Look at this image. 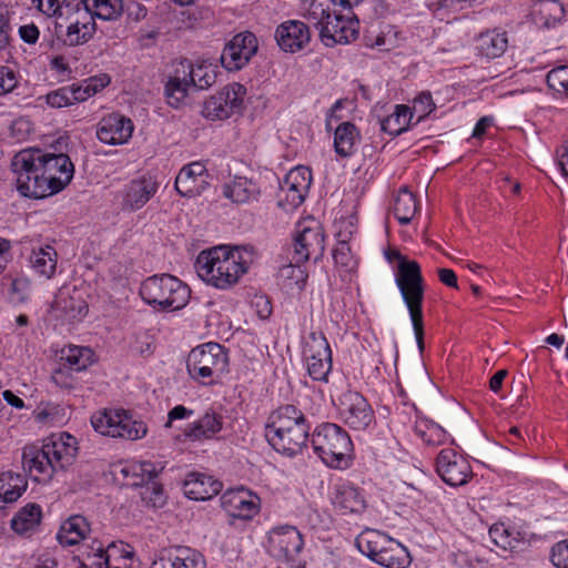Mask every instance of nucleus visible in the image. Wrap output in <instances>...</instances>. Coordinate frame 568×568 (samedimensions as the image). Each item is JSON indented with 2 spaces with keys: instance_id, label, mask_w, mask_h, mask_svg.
Masks as SVG:
<instances>
[{
  "instance_id": "1",
  "label": "nucleus",
  "mask_w": 568,
  "mask_h": 568,
  "mask_svg": "<svg viewBox=\"0 0 568 568\" xmlns=\"http://www.w3.org/2000/svg\"><path fill=\"white\" fill-rule=\"evenodd\" d=\"M252 247L215 246L196 258L197 275L207 284L227 290L235 285L254 262Z\"/></svg>"
},
{
  "instance_id": "2",
  "label": "nucleus",
  "mask_w": 568,
  "mask_h": 568,
  "mask_svg": "<svg viewBox=\"0 0 568 568\" xmlns=\"http://www.w3.org/2000/svg\"><path fill=\"white\" fill-rule=\"evenodd\" d=\"M308 430L304 414L293 405H285L271 414L265 437L278 453L294 456L305 447Z\"/></svg>"
},
{
  "instance_id": "3",
  "label": "nucleus",
  "mask_w": 568,
  "mask_h": 568,
  "mask_svg": "<svg viewBox=\"0 0 568 568\" xmlns=\"http://www.w3.org/2000/svg\"><path fill=\"white\" fill-rule=\"evenodd\" d=\"M140 295L149 305L162 311L183 308L191 296L189 286L170 274L152 275L140 286Z\"/></svg>"
},
{
  "instance_id": "4",
  "label": "nucleus",
  "mask_w": 568,
  "mask_h": 568,
  "mask_svg": "<svg viewBox=\"0 0 568 568\" xmlns=\"http://www.w3.org/2000/svg\"><path fill=\"white\" fill-rule=\"evenodd\" d=\"M311 444L325 465L333 468L348 466L353 445L348 434L338 425L326 423L317 426Z\"/></svg>"
},
{
  "instance_id": "5",
  "label": "nucleus",
  "mask_w": 568,
  "mask_h": 568,
  "mask_svg": "<svg viewBox=\"0 0 568 568\" xmlns=\"http://www.w3.org/2000/svg\"><path fill=\"white\" fill-rule=\"evenodd\" d=\"M18 192L31 199H44L52 195L44 178L39 150H22L11 161Z\"/></svg>"
},
{
  "instance_id": "6",
  "label": "nucleus",
  "mask_w": 568,
  "mask_h": 568,
  "mask_svg": "<svg viewBox=\"0 0 568 568\" xmlns=\"http://www.w3.org/2000/svg\"><path fill=\"white\" fill-rule=\"evenodd\" d=\"M358 550L376 564L386 568H405L408 564L407 549L375 529H365L356 538Z\"/></svg>"
},
{
  "instance_id": "7",
  "label": "nucleus",
  "mask_w": 568,
  "mask_h": 568,
  "mask_svg": "<svg viewBox=\"0 0 568 568\" xmlns=\"http://www.w3.org/2000/svg\"><path fill=\"white\" fill-rule=\"evenodd\" d=\"M229 358L224 348L217 343H206L193 348L186 359L190 376L211 385L227 371Z\"/></svg>"
},
{
  "instance_id": "8",
  "label": "nucleus",
  "mask_w": 568,
  "mask_h": 568,
  "mask_svg": "<svg viewBox=\"0 0 568 568\" xmlns=\"http://www.w3.org/2000/svg\"><path fill=\"white\" fill-rule=\"evenodd\" d=\"M94 19L95 17L83 0H63L57 26L65 28V43L80 45L87 43L95 33Z\"/></svg>"
},
{
  "instance_id": "9",
  "label": "nucleus",
  "mask_w": 568,
  "mask_h": 568,
  "mask_svg": "<svg viewBox=\"0 0 568 568\" xmlns=\"http://www.w3.org/2000/svg\"><path fill=\"white\" fill-rule=\"evenodd\" d=\"M91 424L101 435L113 438L136 440L148 433L143 420L135 419L128 412L120 409L98 412L91 417Z\"/></svg>"
},
{
  "instance_id": "10",
  "label": "nucleus",
  "mask_w": 568,
  "mask_h": 568,
  "mask_svg": "<svg viewBox=\"0 0 568 568\" xmlns=\"http://www.w3.org/2000/svg\"><path fill=\"white\" fill-rule=\"evenodd\" d=\"M324 252V233L321 223L314 217L297 222L293 242V261L305 263L310 258L318 260Z\"/></svg>"
},
{
  "instance_id": "11",
  "label": "nucleus",
  "mask_w": 568,
  "mask_h": 568,
  "mask_svg": "<svg viewBox=\"0 0 568 568\" xmlns=\"http://www.w3.org/2000/svg\"><path fill=\"white\" fill-rule=\"evenodd\" d=\"M303 355L308 375L318 382H327L332 371V351L321 332H311L304 343Z\"/></svg>"
},
{
  "instance_id": "12",
  "label": "nucleus",
  "mask_w": 568,
  "mask_h": 568,
  "mask_svg": "<svg viewBox=\"0 0 568 568\" xmlns=\"http://www.w3.org/2000/svg\"><path fill=\"white\" fill-rule=\"evenodd\" d=\"M246 89L241 83H231L204 101L202 115L211 121L225 120L242 106Z\"/></svg>"
},
{
  "instance_id": "13",
  "label": "nucleus",
  "mask_w": 568,
  "mask_h": 568,
  "mask_svg": "<svg viewBox=\"0 0 568 568\" xmlns=\"http://www.w3.org/2000/svg\"><path fill=\"white\" fill-rule=\"evenodd\" d=\"M388 261H397L395 272V283L400 296L404 300L425 295V282L419 264L416 261L408 260L398 251H389L386 254Z\"/></svg>"
},
{
  "instance_id": "14",
  "label": "nucleus",
  "mask_w": 568,
  "mask_h": 568,
  "mask_svg": "<svg viewBox=\"0 0 568 568\" xmlns=\"http://www.w3.org/2000/svg\"><path fill=\"white\" fill-rule=\"evenodd\" d=\"M436 470L447 485L454 487L466 485L473 477L468 459L454 448H444L439 452Z\"/></svg>"
},
{
  "instance_id": "15",
  "label": "nucleus",
  "mask_w": 568,
  "mask_h": 568,
  "mask_svg": "<svg viewBox=\"0 0 568 568\" xmlns=\"http://www.w3.org/2000/svg\"><path fill=\"white\" fill-rule=\"evenodd\" d=\"M311 182L312 174L307 168L300 165L292 169L281 184L278 204L284 210L300 206L305 200Z\"/></svg>"
},
{
  "instance_id": "16",
  "label": "nucleus",
  "mask_w": 568,
  "mask_h": 568,
  "mask_svg": "<svg viewBox=\"0 0 568 568\" xmlns=\"http://www.w3.org/2000/svg\"><path fill=\"white\" fill-rule=\"evenodd\" d=\"M257 48V39L252 32L239 33L225 44L221 63L229 71L240 70L247 64Z\"/></svg>"
},
{
  "instance_id": "17",
  "label": "nucleus",
  "mask_w": 568,
  "mask_h": 568,
  "mask_svg": "<svg viewBox=\"0 0 568 568\" xmlns=\"http://www.w3.org/2000/svg\"><path fill=\"white\" fill-rule=\"evenodd\" d=\"M42 162V171L52 195L62 191L72 180L74 166L67 154L43 153L39 150Z\"/></svg>"
},
{
  "instance_id": "18",
  "label": "nucleus",
  "mask_w": 568,
  "mask_h": 568,
  "mask_svg": "<svg viewBox=\"0 0 568 568\" xmlns=\"http://www.w3.org/2000/svg\"><path fill=\"white\" fill-rule=\"evenodd\" d=\"M268 550L276 558L293 559L303 548L304 541L296 527L283 525L270 530Z\"/></svg>"
},
{
  "instance_id": "19",
  "label": "nucleus",
  "mask_w": 568,
  "mask_h": 568,
  "mask_svg": "<svg viewBox=\"0 0 568 568\" xmlns=\"http://www.w3.org/2000/svg\"><path fill=\"white\" fill-rule=\"evenodd\" d=\"M359 22L355 17H343L329 14V18L322 26L320 37L326 47L337 43L344 44L355 40L358 34Z\"/></svg>"
},
{
  "instance_id": "20",
  "label": "nucleus",
  "mask_w": 568,
  "mask_h": 568,
  "mask_svg": "<svg viewBox=\"0 0 568 568\" xmlns=\"http://www.w3.org/2000/svg\"><path fill=\"white\" fill-rule=\"evenodd\" d=\"M339 412L345 423L354 429H365L374 418L367 400L356 392H346L341 396Z\"/></svg>"
},
{
  "instance_id": "21",
  "label": "nucleus",
  "mask_w": 568,
  "mask_h": 568,
  "mask_svg": "<svg viewBox=\"0 0 568 568\" xmlns=\"http://www.w3.org/2000/svg\"><path fill=\"white\" fill-rule=\"evenodd\" d=\"M55 471L70 467L78 455V442L68 433L53 434L43 443Z\"/></svg>"
},
{
  "instance_id": "22",
  "label": "nucleus",
  "mask_w": 568,
  "mask_h": 568,
  "mask_svg": "<svg viewBox=\"0 0 568 568\" xmlns=\"http://www.w3.org/2000/svg\"><path fill=\"white\" fill-rule=\"evenodd\" d=\"M209 171L204 163L192 162L184 165L175 178V190L180 195L193 197L200 195L209 186Z\"/></svg>"
},
{
  "instance_id": "23",
  "label": "nucleus",
  "mask_w": 568,
  "mask_h": 568,
  "mask_svg": "<svg viewBox=\"0 0 568 568\" xmlns=\"http://www.w3.org/2000/svg\"><path fill=\"white\" fill-rule=\"evenodd\" d=\"M158 189L159 183L151 175L132 180L122 191V209L130 212L142 209L154 196Z\"/></svg>"
},
{
  "instance_id": "24",
  "label": "nucleus",
  "mask_w": 568,
  "mask_h": 568,
  "mask_svg": "<svg viewBox=\"0 0 568 568\" xmlns=\"http://www.w3.org/2000/svg\"><path fill=\"white\" fill-rule=\"evenodd\" d=\"M189 70V61L181 60L174 63V69L165 83V98L170 106L179 109L185 104L189 91L192 87Z\"/></svg>"
},
{
  "instance_id": "25",
  "label": "nucleus",
  "mask_w": 568,
  "mask_h": 568,
  "mask_svg": "<svg viewBox=\"0 0 568 568\" xmlns=\"http://www.w3.org/2000/svg\"><path fill=\"white\" fill-rule=\"evenodd\" d=\"M151 568H205L201 554L186 547L164 548L159 551Z\"/></svg>"
},
{
  "instance_id": "26",
  "label": "nucleus",
  "mask_w": 568,
  "mask_h": 568,
  "mask_svg": "<svg viewBox=\"0 0 568 568\" xmlns=\"http://www.w3.org/2000/svg\"><path fill=\"white\" fill-rule=\"evenodd\" d=\"M221 503L225 511L235 518L251 519L258 511V498L244 488L225 491Z\"/></svg>"
},
{
  "instance_id": "27",
  "label": "nucleus",
  "mask_w": 568,
  "mask_h": 568,
  "mask_svg": "<svg viewBox=\"0 0 568 568\" xmlns=\"http://www.w3.org/2000/svg\"><path fill=\"white\" fill-rule=\"evenodd\" d=\"M275 39L283 51L294 53L310 42L311 33L304 22L290 20L277 27Z\"/></svg>"
},
{
  "instance_id": "28",
  "label": "nucleus",
  "mask_w": 568,
  "mask_h": 568,
  "mask_svg": "<svg viewBox=\"0 0 568 568\" xmlns=\"http://www.w3.org/2000/svg\"><path fill=\"white\" fill-rule=\"evenodd\" d=\"M132 132L133 124L130 119L110 114L100 121L97 136L104 144L116 145L126 143Z\"/></svg>"
},
{
  "instance_id": "29",
  "label": "nucleus",
  "mask_w": 568,
  "mask_h": 568,
  "mask_svg": "<svg viewBox=\"0 0 568 568\" xmlns=\"http://www.w3.org/2000/svg\"><path fill=\"white\" fill-rule=\"evenodd\" d=\"M22 465L30 476L40 483L51 480L55 473L44 445L41 447L34 445L26 446L22 452Z\"/></svg>"
},
{
  "instance_id": "30",
  "label": "nucleus",
  "mask_w": 568,
  "mask_h": 568,
  "mask_svg": "<svg viewBox=\"0 0 568 568\" xmlns=\"http://www.w3.org/2000/svg\"><path fill=\"white\" fill-rule=\"evenodd\" d=\"M222 487L221 481L201 473L189 474L183 483L185 496L194 500L211 499L222 490Z\"/></svg>"
},
{
  "instance_id": "31",
  "label": "nucleus",
  "mask_w": 568,
  "mask_h": 568,
  "mask_svg": "<svg viewBox=\"0 0 568 568\" xmlns=\"http://www.w3.org/2000/svg\"><path fill=\"white\" fill-rule=\"evenodd\" d=\"M222 192L231 202L243 204L257 200L260 186L252 179L234 176L231 181L224 183Z\"/></svg>"
},
{
  "instance_id": "32",
  "label": "nucleus",
  "mask_w": 568,
  "mask_h": 568,
  "mask_svg": "<svg viewBox=\"0 0 568 568\" xmlns=\"http://www.w3.org/2000/svg\"><path fill=\"white\" fill-rule=\"evenodd\" d=\"M223 426V418L214 412H206L197 420L187 425L184 434L191 440H206L213 438Z\"/></svg>"
},
{
  "instance_id": "33",
  "label": "nucleus",
  "mask_w": 568,
  "mask_h": 568,
  "mask_svg": "<svg viewBox=\"0 0 568 568\" xmlns=\"http://www.w3.org/2000/svg\"><path fill=\"white\" fill-rule=\"evenodd\" d=\"M489 537L493 544L503 551L514 552L523 549L526 545L525 538L518 530L503 523L494 524L489 528Z\"/></svg>"
},
{
  "instance_id": "34",
  "label": "nucleus",
  "mask_w": 568,
  "mask_h": 568,
  "mask_svg": "<svg viewBox=\"0 0 568 568\" xmlns=\"http://www.w3.org/2000/svg\"><path fill=\"white\" fill-rule=\"evenodd\" d=\"M58 253L51 245L34 247L30 255L32 270L41 277L50 280L57 272Z\"/></svg>"
},
{
  "instance_id": "35",
  "label": "nucleus",
  "mask_w": 568,
  "mask_h": 568,
  "mask_svg": "<svg viewBox=\"0 0 568 568\" xmlns=\"http://www.w3.org/2000/svg\"><path fill=\"white\" fill-rule=\"evenodd\" d=\"M89 531L90 525L84 517L71 516L62 524L57 538L61 545L72 546L83 540Z\"/></svg>"
},
{
  "instance_id": "36",
  "label": "nucleus",
  "mask_w": 568,
  "mask_h": 568,
  "mask_svg": "<svg viewBox=\"0 0 568 568\" xmlns=\"http://www.w3.org/2000/svg\"><path fill=\"white\" fill-rule=\"evenodd\" d=\"M280 285L287 293H300L304 290L308 274L301 263L283 265L277 273Z\"/></svg>"
},
{
  "instance_id": "37",
  "label": "nucleus",
  "mask_w": 568,
  "mask_h": 568,
  "mask_svg": "<svg viewBox=\"0 0 568 568\" xmlns=\"http://www.w3.org/2000/svg\"><path fill=\"white\" fill-rule=\"evenodd\" d=\"M334 506L344 514H357L364 510L365 500L357 488L349 485L336 487L333 498Z\"/></svg>"
},
{
  "instance_id": "38",
  "label": "nucleus",
  "mask_w": 568,
  "mask_h": 568,
  "mask_svg": "<svg viewBox=\"0 0 568 568\" xmlns=\"http://www.w3.org/2000/svg\"><path fill=\"white\" fill-rule=\"evenodd\" d=\"M507 47L508 39L505 31H486L481 33L477 40V49L479 53L488 59H495L503 55Z\"/></svg>"
},
{
  "instance_id": "39",
  "label": "nucleus",
  "mask_w": 568,
  "mask_h": 568,
  "mask_svg": "<svg viewBox=\"0 0 568 568\" xmlns=\"http://www.w3.org/2000/svg\"><path fill=\"white\" fill-rule=\"evenodd\" d=\"M59 362L78 373L87 369L94 362V354L89 347L69 346L61 351Z\"/></svg>"
},
{
  "instance_id": "40",
  "label": "nucleus",
  "mask_w": 568,
  "mask_h": 568,
  "mask_svg": "<svg viewBox=\"0 0 568 568\" xmlns=\"http://www.w3.org/2000/svg\"><path fill=\"white\" fill-rule=\"evenodd\" d=\"M41 508L37 504H29L21 508L19 513L12 518V529L20 534H29L40 524Z\"/></svg>"
},
{
  "instance_id": "41",
  "label": "nucleus",
  "mask_w": 568,
  "mask_h": 568,
  "mask_svg": "<svg viewBox=\"0 0 568 568\" xmlns=\"http://www.w3.org/2000/svg\"><path fill=\"white\" fill-rule=\"evenodd\" d=\"M27 488L24 478L12 471L0 474V501H17Z\"/></svg>"
},
{
  "instance_id": "42",
  "label": "nucleus",
  "mask_w": 568,
  "mask_h": 568,
  "mask_svg": "<svg viewBox=\"0 0 568 568\" xmlns=\"http://www.w3.org/2000/svg\"><path fill=\"white\" fill-rule=\"evenodd\" d=\"M394 215L400 224H408L417 212V203L414 194L406 187L398 191L394 202Z\"/></svg>"
},
{
  "instance_id": "43",
  "label": "nucleus",
  "mask_w": 568,
  "mask_h": 568,
  "mask_svg": "<svg viewBox=\"0 0 568 568\" xmlns=\"http://www.w3.org/2000/svg\"><path fill=\"white\" fill-rule=\"evenodd\" d=\"M358 136L356 126L351 122L341 123L335 130L334 146L337 154L348 156L353 153Z\"/></svg>"
},
{
  "instance_id": "44",
  "label": "nucleus",
  "mask_w": 568,
  "mask_h": 568,
  "mask_svg": "<svg viewBox=\"0 0 568 568\" xmlns=\"http://www.w3.org/2000/svg\"><path fill=\"white\" fill-rule=\"evenodd\" d=\"M412 119L410 108L398 104L395 111L382 121V130L390 135H398L407 130Z\"/></svg>"
},
{
  "instance_id": "45",
  "label": "nucleus",
  "mask_w": 568,
  "mask_h": 568,
  "mask_svg": "<svg viewBox=\"0 0 568 568\" xmlns=\"http://www.w3.org/2000/svg\"><path fill=\"white\" fill-rule=\"evenodd\" d=\"M93 16L105 21L116 20L123 12L122 0H83Z\"/></svg>"
},
{
  "instance_id": "46",
  "label": "nucleus",
  "mask_w": 568,
  "mask_h": 568,
  "mask_svg": "<svg viewBox=\"0 0 568 568\" xmlns=\"http://www.w3.org/2000/svg\"><path fill=\"white\" fill-rule=\"evenodd\" d=\"M425 295H418L404 300L409 317L413 324L414 334L416 337L417 346L420 352L424 349V323H423V302Z\"/></svg>"
},
{
  "instance_id": "47",
  "label": "nucleus",
  "mask_w": 568,
  "mask_h": 568,
  "mask_svg": "<svg viewBox=\"0 0 568 568\" xmlns=\"http://www.w3.org/2000/svg\"><path fill=\"white\" fill-rule=\"evenodd\" d=\"M77 92H78V89H77L75 84L62 87V88H59L57 90L49 92L45 95V102L51 108H55V109L70 106L75 103L82 102Z\"/></svg>"
},
{
  "instance_id": "48",
  "label": "nucleus",
  "mask_w": 568,
  "mask_h": 568,
  "mask_svg": "<svg viewBox=\"0 0 568 568\" xmlns=\"http://www.w3.org/2000/svg\"><path fill=\"white\" fill-rule=\"evenodd\" d=\"M122 473L125 477H128L129 474H132L133 477H136V479L130 483L132 486H142L152 481L158 476L159 469L151 462H141L123 468Z\"/></svg>"
},
{
  "instance_id": "49",
  "label": "nucleus",
  "mask_w": 568,
  "mask_h": 568,
  "mask_svg": "<svg viewBox=\"0 0 568 568\" xmlns=\"http://www.w3.org/2000/svg\"><path fill=\"white\" fill-rule=\"evenodd\" d=\"M416 435L427 445L437 446L446 440V432L436 423L420 420L415 425Z\"/></svg>"
},
{
  "instance_id": "50",
  "label": "nucleus",
  "mask_w": 568,
  "mask_h": 568,
  "mask_svg": "<svg viewBox=\"0 0 568 568\" xmlns=\"http://www.w3.org/2000/svg\"><path fill=\"white\" fill-rule=\"evenodd\" d=\"M189 70L191 71L190 78H192V80L190 82L193 88L204 90L215 82L216 74L211 65L199 64L194 67L189 61Z\"/></svg>"
},
{
  "instance_id": "51",
  "label": "nucleus",
  "mask_w": 568,
  "mask_h": 568,
  "mask_svg": "<svg viewBox=\"0 0 568 568\" xmlns=\"http://www.w3.org/2000/svg\"><path fill=\"white\" fill-rule=\"evenodd\" d=\"M110 83V77L105 73L91 77L83 80L81 83L75 84L80 100L83 102L90 97L97 94Z\"/></svg>"
},
{
  "instance_id": "52",
  "label": "nucleus",
  "mask_w": 568,
  "mask_h": 568,
  "mask_svg": "<svg viewBox=\"0 0 568 568\" xmlns=\"http://www.w3.org/2000/svg\"><path fill=\"white\" fill-rule=\"evenodd\" d=\"M329 14L331 12L328 8L325 7L324 3L316 0H311L303 11V17L307 20V22L313 23L320 31L322 26L329 18Z\"/></svg>"
},
{
  "instance_id": "53",
  "label": "nucleus",
  "mask_w": 568,
  "mask_h": 568,
  "mask_svg": "<svg viewBox=\"0 0 568 568\" xmlns=\"http://www.w3.org/2000/svg\"><path fill=\"white\" fill-rule=\"evenodd\" d=\"M435 108L436 104L433 101L432 94L429 92H422L414 99L410 113H413V116L417 115V122H419L429 115Z\"/></svg>"
},
{
  "instance_id": "54",
  "label": "nucleus",
  "mask_w": 568,
  "mask_h": 568,
  "mask_svg": "<svg viewBox=\"0 0 568 568\" xmlns=\"http://www.w3.org/2000/svg\"><path fill=\"white\" fill-rule=\"evenodd\" d=\"M333 258L336 266L347 272L354 270L356 266V261L354 260L351 247L346 241H341L337 243L333 251Z\"/></svg>"
},
{
  "instance_id": "55",
  "label": "nucleus",
  "mask_w": 568,
  "mask_h": 568,
  "mask_svg": "<svg viewBox=\"0 0 568 568\" xmlns=\"http://www.w3.org/2000/svg\"><path fill=\"white\" fill-rule=\"evenodd\" d=\"M547 83L554 91L568 94V65H561L549 71Z\"/></svg>"
},
{
  "instance_id": "56",
  "label": "nucleus",
  "mask_w": 568,
  "mask_h": 568,
  "mask_svg": "<svg viewBox=\"0 0 568 568\" xmlns=\"http://www.w3.org/2000/svg\"><path fill=\"white\" fill-rule=\"evenodd\" d=\"M130 348L134 354L149 356L154 351V341L146 333H138L132 336Z\"/></svg>"
},
{
  "instance_id": "57",
  "label": "nucleus",
  "mask_w": 568,
  "mask_h": 568,
  "mask_svg": "<svg viewBox=\"0 0 568 568\" xmlns=\"http://www.w3.org/2000/svg\"><path fill=\"white\" fill-rule=\"evenodd\" d=\"M550 560L556 568H568V538L551 547Z\"/></svg>"
},
{
  "instance_id": "58",
  "label": "nucleus",
  "mask_w": 568,
  "mask_h": 568,
  "mask_svg": "<svg viewBox=\"0 0 568 568\" xmlns=\"http://www.w3.org/2000/svg\"><path fill=\"white\" fill-rule=\"evenodd\" d=\"M74 371L68 368L59 362L58 368L52 373V381L55 385L62 388H72L75 384Z\"/></svg>"
},
{
  "instance_id": "59",
  "label": "nucleus",
  "mask_w": 568,
  "mask_h": 568,
  "mask_svg": "<svg viewBox=\"0 0 568 568\" xmlns=\"http://www.w3.org/2000/svg\"><path fill=\"white\" fill-rule=\"evenodd\" d=\"M141 495L142 499L152 507H161L165 501L162 487L154 481L150 486L146 485Z\"/></svg>"
},
{
  "instance_id": "60",
  "label": "nucleus",
  "mask_w": 568,
  "mask_h": 568,
  "mask_svg": "<svg viewBox=\"0 0 568 568\" xmlns=\"http://www.w3.org/2000/svg\"><path fill=\"white\" fill-rule=\"evenodd\" d=\"M17 84L16 72L9 67H0V95L11 92Z\"/></svg>"
},
{
  "instance_id": "61",
  "label": "nucleus",
  "mask_w": 568,
  "mask_h": 568,
  "mask_svg": "<svg viewBox=\"0 0 568 568\" xmlns=\"http://www.w3.org/2000/svg\"><path fill=\"white\" fill-rule=\"evenodd\" d=\"M37 9L47 17H55L57 22L61 17L62 2L59 0H32Z\"/></svg>"
},
{
  "instance_id": "62",
  "label": "nucleus",
  "mask_w": 568,
  "mask_h": 568,
  "mask_svg": "<svg viewBox=\"0 0 568 568\" xmlns=\"http://www.w3.org/2000/svg\"><path fill=\"white\" fill-rule=\"evenodd\" d=\"M94 550L93 555H88L89 564H83L84 568H109V558L106 551L101 544L97 547H92Z\"/></svg>"
},
{
  "instance_id": "63",
  "label": "nucleus",
  "mask_w": 568,
  "mask_h": 568,
  "mask_svg": "<svg viewBox=\"0 0 568 568\" xmlns=\"http://www.w3.org/2000/svg\"><path fill=\"white\" fill-rule=\"evenodd\" d=\"M29 283L26 280L17 278L11 283V292L16 301L24 302L28 298Z\"/></svg>"
},
{
  "instance_id": "64",
  "label": "nucleus",
  "mask_w": 568,
  "mask_h": 568,
  "mask_svg": "<svg viewBox=\"0 0 568 568\" xmlns=\"http://www.w3.org/2000/svg\"><path fill=\"white\" fill-rule=\"evenodd\" d=\"M39 29L33 23L24 24L19 28L20 38L29 44H34L39 39Z\"/></svg>"
}]
</instances>
